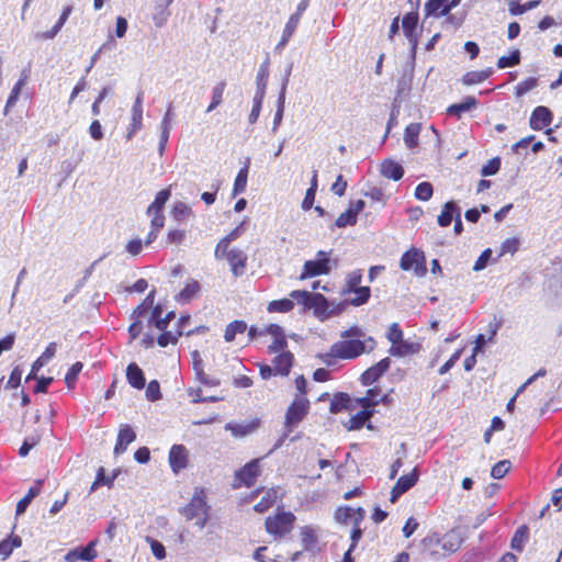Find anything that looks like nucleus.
<instances>
[{
	"instance_id": "423d86ee",
	"label": "nucleus",
	"mask_w": 562,
	"mask_h": 562,
	"mask_svg": "<svg viewBox=\"0 0 562 562\" xmlns=\"http://www.w3.org/2000/svg\"><path fill=\"white\" fill-rule=\"evenodd\" d=\"M330 259L327 257V252L319 250L315 260H307L304 263L303 272L300 276L301 280L327 274L330 271Z\"/></svg>"
},
{
	"instance_id": "cd10ccee",
	"label": "nucleus",
	"mask_w": 562,
	"mask_h": 562,
	"mask_svg": "<svg viewBox=\"0 0 562 562\" xmlns=\"http://www.w3.org/2000/svg\"><path fill=\"white\" fill-rule=\"evenodd\" d=\"M290 71H291V68H289V70H288L286 77L282 83L281 91H280V94L278 98L277 112H276L274 120H273L274 128H277L280 125L282 117H283L284 103H285V91H286V85H288V80H289L288 77L290 75Z\"/></svg>"
},
{
	"instance_id": "864d4df0",
	"label": "nucleus",
	"mask_w": 562,
	"mask_h": 562,
	"mask_svg": "<svg viewBox=\"0 0 562 562\" xmlns=\"http://www.w3.org/2000/svg\"><path fill=\"white\" fill-rule=\"evenodd\" d=\"M293 306H294V303L292 300L282 299V300L270 302L268 310L270 312L285 313V312L291 311L293 308Z\"/></svg>"
},
{
	"instance_id": "de8ad7c7",
	"label": "nucleus",
	"mask_w": 562,
	"mask_h": 562,
	"mask_svg": "<svg viewBox=\"0 0 562 562\" xmlns=\"http://www.w3.org/2000/svg\"><path fill=\"white\" fill-rule=\"evenodd\" d=\"M352 293H355L356 296L350 300V304L360 306L369 300L371 291L369 286H358Z\"/></svg>"
},
{
	"instance_id": "b1692460",
	"label": "nucleus",
	"mask_w": 562,
	"mask_h": 562,
	"mask_svg": "<svg viewBox=\"0 0 562 562\" xmlns=\"http://www.w3.org/2000/svg\"><path fill=\"white\" fill-rule=\"evenodd\" d=\"M380 172L387 179L398 181L404 175V169L398 162L392 159H385L381 164Z\"/></svg>"
},
{
	"instance_id": "2eb2a0df",
	"label": "nucleus",
	"mask_w": 562,
	"mask_h": 562,
	"mask_svg": "<svg viewBox=\"0 0 562 562\" xmlns=\"http://www.w3.org/2000/svg\"><path fill=\"white\" fill-rule=\"evenodd\" d=\"M390 366V358L380 360L376 364L370 367L361 374V383L366 386L371 385L389 370Z\"/></svg>"
},
{
	"instance_id": "aec40b11",
	"label": "nucleus",
	"mask_w": 562,
	"mask_h": 562,
	"mask_svg": "<svg viewBox=\"0 0 562 562\" xmlns=\"http://www.w3.org/2000/svg\"><path fill=\"white\" fill-rule=\"evenodd\" d=\"M136 439V434L130 425L121 426L117 435L114 454L119 456L126 451L127 446Z\"/></svg>"
},
{
	"instance_id": "dca6fc26",
	"label": "nucleus",
	"mask_w": 562,
	"mask_h": 562,
	"mask_svg": "<svg viewBox=\"0 0 562 562\" xmlns=\"http://www.w3.org/2000/svg\"><path fill=\"white\" fill-rule=\"evenodd\" d=\"M366 512L363 508L359 507L353 509L351 507H340L337 509L335 518L340 524H352L360 525L364 519Z\"/></svg>"
},
{
	"instance_id": "37998d69",
	"label": "nucleus",
	"mask_w": 562,
	"mask_h": 562,
	"mask_svg": "<svg viewBox=\"0 0 562 562\" xmlns=\"http://www.w3.org/2000/svg\"><path fill=\"white\" fill-rule=\"evenodd\" d=\"M520 63V50L515 49L510 53L509 56H502L497 60V67L499 69H505L508 67L517 66Z\"/></svg>"
},
{
	"instance_id": "1a4fd4ad",
	"label": "nucleus",
	"mask_w": 562,
	"mask_h": 562,
	"mask_svg": "<svg viewBox=\"0 0 562 562\" xmlns=\"http://www.w3.org/2000/svg\"><path fill=\"white\" fill-rule=\"evenodd\" d=\"M422 551L426 559L438 561L446 557L441 550V540L438 533H432L422 540Z\"/></svg>"
},
{
	"instance_id": "0eeeda50",
	"label": "nucleus",
	"mask_w": 562,
	"mask_h": 562,
	"mask_svg": "<svg viewBox=\"0 0 562 562\" xmlns=\"http://www.w3.org/2000/svg\"><path fill=\"white\" fill-rule=\"evenodd\" d=\"M217 260L226 259L231 266V270L235 277L243 276L246 267V254L243 249L237 247H227L225 252L220 257H215Z\"/></svg>"
},
{
	"instance_id": "4be33fe9",
	"label": "nucleus",
	"mask_w": 562,
	"mask_h": 562,
	"mask_svg": "<svg viewBox=\"0 0 562 562\" xmlns=\"http://www.w3.org/2000/svg\"><path fill=\"white\" fill-rule=\"evenodd\" d=\"M245 222H241L231 233L223 237L216 245L214 250V257H220L225 252V248L231 247V244L243 236L245 232Z\"/></svg>"
},
{
	"instance_id": "4468645a",
	"label": "nucleus",
	"mask_w": 562,
	"mask_h": 562,
	"mask_svg": "<svg viewBox=\"0 0 562 562\" xmlns=\"http://www.w3.org/2000/svg\"><path fill=\"white\" fill-rule=\"evenodd\" d=\"M188 450L183 445H173L169 451V464L177 474L188 465Z\"/></svg>"
},
{
	"instance_id": "f257e3e1",
	"label": "nucleus",
	"mask_w": 562,
	"mask_h": 562,
	"mask_svg": "<svg viewBox=\"0 0 562 562\" xmlns=\"http://www.w3.org/2000/svg\"><path fill=\"white\" fill-rule=\"evenodd\" d=\"M368 341L371 344L367 349L366 342L360 339H345L341 341L335 342L329 352L325 355H321L319 358L327 366L333 364L334 358L340 359H353L362 355L363 352H370L375 347V341L372 337L368 338Z\"/></svg>"
},
{
	"instance_id": "4d7b16f0",
	"label": "nucleus",
	"mask_w": 562,
	"mask_h": 562,
	"mask_svg": "<svg viewBox=\"0 0 562 562\" xmlns=\"http://www.w3.org/2000/svg\"><path fill=\"white\" fill-rule=\"evenodd\" d=\"M146 398L150 402H156L161 398L160 385L158 381L153 380L146 387Z\"/></svg>"
},
{
	"instance_id": "49530a36",
	"label": "nucleus",
	"mask_w": 562,
	"mask_h": 562,
	"mask_svg": "<svg viewBox=\"0 0 562 562\" xmlns=\"http://www.w3.org/2000/svg\"><path fill=\"white\" fill-rule=\"evenodd\" d=\"M23 89V82L16 81L13 86L10 95L7 100L5 106H4V114L7 115L9 111L16 104L19 97L21 94V91Z\"/></svg>"
},
{
	"instance_id": "09e8293b",
	"label": "nucleus",
	"mask_w": 562,
	"mask_h": 562,
	"mask_svg": "<svg viewBox=\"0 0 562 562\" xmlns=\"http://www.w3.org/2000/svg\"><path fill=\"white\" fill-rule=\"evenodd\" d=\"M539 2H540V0H531L524 4H519L517 2L512 1L509 3V12L512 15H519V14H522V13L536 8L539 4Z\"/></svg>"
},
{
	"instance_id": "79ce46f5",
	"label": "nucleus",
	"mask_w": 562,
	"mask_h": 562,
	"mask_svg": "<svg viewBox=\"0 0 562 562\" xmlns=\"http://www.w3.org/2000/svg\"><path fill=\"white\" fill-rule=\"evenodd\" d=\"M225 90V82H218L213 89H212V100L206 109V112L210 113L214 109H216L223 101V93Z\"/></svg>"
},
{
	"instance_id": "0e129e2a",
	"label": "nucleus",
	"mask_w": 562,
	"mask_h": 562,
	"mask_svg": "<svg viewBox=\"0 0 562 562\" xmlns=\"http://www.w3.org/2000/svg\"><path fill=\"white\" fill-rule=\"evenodd\" d=\"M268 76H269L268 65L263 64L260 66L258 74H257V87H258L257 93H260L261 91L265 92Z\"/></svg>"
},
{
	"instance_id": "7c9ffc66",
	"label": "nucleus",
	"mask_w": 562,
	"mask_h": 562,
	"mask_svg": "<svg viewBox=\"0 0 562 562\" xmlns=\"http://www.w3.org/2000/svg\"><path fill=\"white\" fill-rule=\"evenodd\" d=\"M528 538H529V528L526 525L520 526L516 530V532L512 539V542H510L512 549L519 551V552L522 551Z\"/></svg>"
},
{
	"instance_id": "c9c22d12",
	"label": "nucleus",
	"mask_w": 562,
	"mask_h": 562,
	"mask_svg": "<svg viewBox=\"0 0 562 562\" xmlns=\"http://www.w3.org/2000/svg\"><path fill=\"white\" fill-rule=\"evenodd\" d=\"M246 331V322L234 321L226 326L224 339L231 342L235 339L236 334H243Z\"/></svg>"
},
{
	"instance_id": "9d476101",
	"label": "nucleus",
	"mask_w": 562,
	"mask_h": 562,
	"mask_svg": "<svg viewBox=\"0 0 562 562\" xmlns=\"http://www.w3.org/2000/svg\"><path fill=\"white\" fill-rule=\"evenodd\" d=\"M98 540L90 541L86 547H77L70 551H68L65 555L66 562H78V561H93L97 557V547Z\"/></svg>"
},
{
	"instance_id": "6e6552de",
	"label": "nucleus",
	"mask_w": 562,
	"mask_h": 562,
	"mask_svg": "<svg viewBox=\"0 0 562 562\" xmlns=\"http://www.w3.org/2000/svg\"><path fill=\"white\" fill-rule=\"evenodd\" d=\"M307 411L308 401L305 398H296L290 405L285 415V426L289 428V431L305 417Z\"/></svg>"
},
{
	"instance_id": "a878e982",
	"label": "nucleus",
	"mask_w": 562,
	"mask_h": 562,
	"mask_svg": "<svg viewBox=\"0 0 562 562\" xmlns=\"http://www.w3.org/2000/svg\"><path fill=\"white\" fill-rule=\"evenodd\" d=\"M458 213H461V209L457 203L454 201L447 202L442 207L441 214L438 216V224L441 227L449 226Z\"/></svg>"
},
{
	"instance_id": "e433bc0d",
	"label": "nucleus",
	"mask_w": 562,
	"mask_h": 562,
	"mask_svg": "<svg viewBox=\"0 0 562 562\" xmlns=\"http://www.w3.org/2000/svg\"><path fill=\"white\" fill-rule=\"evenodd\" d=\"M200 290V284L196 281L188 283L176 296L179 303L189 302Z\"/></svg>"
},
{
	"instance_id": "393cba45",
	"label": "nucleus",
	"mask_w": 562,
	"mask_h": 562,
	"mask_svg": "<svg viewBox=\"0 0 562 562\" xmlns=\"http://www.w3.org/2000/svg\"><path fill=\"white\" fill-rule=\"evenodd\" d=\"M127 382L135 389L142 390L145 386V376L136 363H130L126 368Z\"/></svg>"
},
{
	"instance_id": "ddd939ff",
	"label": "nucleus",
	"mask_w": 562,
	"mask_h": 562,
	"mask_svg": "<svg viewBox=\"0 0 562 562\" xmlns=\"http://www.w3.org/2000/svg\"><path fill=\"white\" fill-rule=\"evenodd\" d=\"M418 481V471L414 469L409 474L402 475L391 491L392 503H395L401 495L411 490Z\"/></svg>"
},
{
	"instance_id": "20e7f679",
	"label": "nucleus",
	"mask_w": 562,
	"mask_h": 562,
	"mask_svg": "<svg viewBox=\"0 0 562 562\" xmlns=\"http://www.w3.org/2000/svg\"><path fill=\"white\" fill-rule=\"evenodd\" d=\"M294 521L295 516L292 513L283 512L274 517H268L266 519V529L269 533L283 537L292 530Z\"/></svg>"
},
{
	"instance_id": "4c0bfd02",
	"label": "nucleus",
	"mask_w": 562,
	"mask_h": 562,
	"mask_svg": "<svg viewBox=\"0 0 562 562\" xmlns=\"http://www.w3.org/2000/svg\"><path fill=\"white\" fill-rule=\"evenodd\" d=\"M155 301V290H151L145 300L134 310L132 318H140L149 308H153Z\"/></svg>"
},
{
	"instance_id": "774afa93",
	"label": "nucleus",
	"mask_w": 562,
	"mask_h": 562,
	"mask_svg": "<svg viewBox=\"0 0 562 562\" xmlns=\"http://www.w3.org/2000/svg\"><path fill=\"white\" fill-rule=\"evenodd\" d=\"M301 537H302V542L304 543L305 549L311 548L316 542L315 532L308 526H305L301 529Z\"/></svg>"
},
{
	"instance_id": "ea45409f",
	"label": "nucleus",
	"mask_w": 562,
	"mask_h": 562,
	"mask_svg": "<svg viewBox=\"0 0 562 562\" xmlns=\"http://www.w3.org/2000/svg\"><path fill=\"white\" fill-rule=\"evenodd\" d=\"M171 213L172 217L178 222L183 221L193 214L192 209L187 203L181 201H178L173 204Z\"/></svg>"
},
{
	"instance_id": "bb28decb",
	"label": "nucleus",
	"mask_w": 562,
	"mask_h": 562,
	"mask_svg": "<svg viewBox=\"0 0 562 562\" xmlns=\"http://www.w3.org/2000/svg\"><path fill=\"white\" fill-rule=\"evenodd\" d=\"M41 487L42 481H36L35 484L29 488L26 495L16 505V516L25 513L31 502L41 493Z\"/></svg>"
},
{
	"instance_id": "a18cd8bd",
	"label": "nucleus",
	"mask_w": 562,
	"mask_h": 562,
	"mask_svg": "<svg viewBox=\"0 0 562 562\" xmlns=\"http://www.w3.org/2000/svg\"><path fill=\"white\" fill-rule=\"evenodd\" d=\"M170 196H171L170 187L162 189L156 194L154 201L148 206H150L151 210L157 209V210H160L164 212L165 205H166L167 201L170 199Z\"/></svg>"
},
{
	"instance_id": "72a5a7b5",
	"label": "nucleus",
	"mask_w": 562,
	"mask_h": 562,
	"mask_svg": "<svg viewBox=\"0 0 562 562\" xmlns=\"http://www.w3.org/2000/svg\"><path fill=\"white\" fill-rule=\"evenodd\" d=\"M420 132V124L411 123L406 126L404 133V142L408 148H414L418 145V135Z\"/></svg>"
},
{
	"instance_id": "13d9d810",
	"label": "nucleus",
	"mask_w": 562,
	"mask_h": 562,
	"mask_svg": "<svg viewBox=\"0 0 562 562\" xmlns=\"http://www.w3.org/2000/svg\"><path fill=\"white\" fill-rule=\"evenodd\" d=\"M357 223V216L348 209L341 213L336 220L335 224L337 227H346L348 225H355Z\"/></svg>"
},
{
	"instance_id": "6e6d98bb",
	"label": "nucleus",
	"mask_w": 562,
	"mask_h": 562,
	"mask_svg": "<svg viewBox=\"0 0 562 562\" xmlns=\"http://www.w3.org/2000/svg\"><path fill=\"white\" fill-rule=\"evenodd\" d=\"M412 351V345L407 341H398L396 345H392L389 352L395 357H404Z\"/></svg>"
},
{
	"instance_id": "e2e57ef3",
	"label": "nucleus",
	"mask_w": 562,
	"mask_h": 562,
	"mask_svg": "<svg viewBox=\"0 0 562 562\" xmlns=\"http://www.w3.org/2000/svg\"><path fill=\"white\" fill-rule=\"evenodd\" d=\"M246 188V167H243L235 180L234 189H233V198L237 194L241 193Z\"/></svg>"
},
{
	"instance_id": "f3484780",
	"label": "nucleus",
	"mask_w": 562,
	"mask_h": 562,
	"mask_svg": "<svg viewBox=\"0 0 562 562\" xmlns=\"http://www.w3.org/2000/svg\"><path fill=\"white\" fill-rule=\"evenodd\" d=\"M552 121L551 111L543 105L537 106L529 119V125L535 131H540L543 127L548 126Z\"/></svg>"
},
{
	"instance_id": "2f4dec72",
	"label": "nucleus",
	"mask_w": 562,
	"mask_h": 562,
	"mask_svg": "<svg viewBox=\"0 0 562 562\" xmlns=\"http://www.w3.org/2000/svg\"><path fill=\"white\" fill-rule=\"evenodd\" d=\"M350 402H351V398L348 394L337 393L334 395V397L330 402L329 411L333 414H337L344 409H349Z\"/></svg>"
},
{
	"instance_id": "5701e85b",
	"label": "nucleus",
	"mask_w": 562,
	"mask_h": 562,
	"mask_svg": "<svg viewBox=\"0 0 562 562\" xmlns=\"http://www.w3.org/2000/svg\"><path fill=\"white\" fill-rule=\"evenodd\" d=\"M71 12H72V5H70V4L66 5L63 9V12H61L58 21L52 27V30L46 31V32H42V33H36L35 34V38H37V40H53L59 33L61 27L65 25V23L68 20V18H69Z\"/></svg>"
},
{
	"instance_id": "a211bd4d",
	"label": "nucleus",
	"mask_w": 562,
	"mask_h": 562,
	"mask_svg": "<svg viewBox=\"0 0 562 562\" xmlns=\"http://www.w3.org/2000/svg\"><path fill=\"white\" fill-rule=\"evenodd\" d=\"M272 360L273 369L276 374L288 375L294 362V356L292 352L283 349Z\"/></svg>"
},
{
	"instance_id": "412c9836",
	"label": "nucleus",
	"mask_w": 562,
	"mask_h": 562,
	"mask_svg": "<svg viewBox=\"0 0 562 562\" xmlns=\"http://www.w3.org/2000/svg\"><path fill=\"white\" fill-rule=\"evenodd\" d=\"M172 2L173 0H155L153 22L156 27H162L167 23L170 16L168 8Z\"/></svg>"
},
{
	"instance_id": "69168bd1",
	"label": "nucleus",
	"mask_w": 562,
	"mask_h": 562,
	"mask_svg": "<svg viewBox=\"0 0 562 562\" xmlns=\"http://www.w3.org/2000/svg\"><path fill=\"white\" fill-rule=\"evenodd\" d=\"M260 460L261 459H254L250 462H248V488L251 487L254 480L260 475Z\"/></svg>"
},
{
	"instance_id": "9b49d317",
	"label": "nucleus",
	"mask_w": 562,
	"mask_h": 562,
	"mask_svg": "<svg viewBox=\"0 0 562 562\" xmlns=\"http://www.w3.org/2000/svg\"><path fill=\"white\" fill-rule=\"evenodd\" d=\"M442 553L450 555L454 553L464 541V533L460 528H453L440 536Z\"/></svg>"
},
{
	"instance_id": "f704fd0d",
	"label": "nucleus",
	"mask_w": 562,
	"mask_h": 562,
	"mask_svg": "<svg viewBox=\"0 0 562 562\" xmlns=\"http://www.w3.org/2000/svg\"><path fill=\"white\" fill-rule=\"evenodd\" d=\"M22 546V539L19 536H13L8 539H4L0 542V555L3 559H7L15 548H20Z\"/></svg>"
},
{
	"instance_id": "58836bf2",
	"label": "nucleus",
	"mask_w": 562,
	"mask_h": 562,
	"mask_svg": "<svg viewBox=\"0 0 562 562\" xmlns=\"http://www.w3.org/2000/svg\"><path fill=\"white\" fill-rule=\"evenodd\" d=\"M379 395L380 390L369 389L366 393V396L358 398L357 401L363 407V409H372L379 403Z\"/></svg>"
},
{
	"instance_id": "8fccbe9b",
	"label": "nucleus",
	"mask_w": 562,
	"mask_h": 562,
	"mask_svg": "<svg viewBox=\"0 0 562 562\" xmlns=\"http://www.w3.org/2000/svg\"><path fill=\"white\" fill-rule=\"evenodd\" d=\"M83 366L81 362L74 363L65 375V382L69 389H72L77 382L78 375L81 372Z\"/></svg>"
},
{
	"instance_id": "c756f323",
	"label": "nucleus",
	"mask_w": 562,
	"mask_h": 562,
	"mask_svg": "<svg viewBox=\"0 0 562 562\" xmlns=\"http://www.w3.org/2000/svg\"><path fill=\"white\" fill-rule=\"evenodd\" d=\"M493 74V69L488 68L479 71H469L462 77V82L467 86L481 83L486 80Z\"/></svg>"
},
{
	"instance_id": "338daca9",
	"label": "nucleus",
	"mask_w": 562,
	"mask_h": 562,
	"mask_svg": "<svg viewBox=\"0 0 562 562\" xmlns=\"http://www.w3.org/2000/svg\"><path fill=\"white\" fill-rule=\"evenodd\" d=\"M447 1L448 0H428L425 5L427 14L440 16L439 12L446 5Z\"/></svg>"
},
{
	"instance_id": "052dcab7",
	"label": "nucleus",
	"mask_w": 562,
	"mask_h": 562,
	"mask_svg": "<svg viewBox=\"0 0 562 562\" xmlns=\"http://www.w3.org/2000/svg\"><path fill=\"white\" fill-rule=\"evenodd\" d=\"M501 168V159L498 157L492 158L488 160L486 165H484L481 169V175L483 177H488L497 173Z\"/></svg>"
},
{
	"instance_id": "a19ab883",
	"label": "nucleus",
	"mask_w": 562,
	"mask_h": 562,
	"mask_svg": "<svg viewBox=\"0 0 562 562\" xmlns=\"http://www.w3.org/2000/svg\"><path fill=\"white\" fill-rule=\"evenodd\" d=\"M300 19H301V15H299L295 12L290 16V19L283 30L282 40L280 42V45H285V43L289 41V38L293 35V33L300 22Z\"/></svg>"
},
{
	"instance_id": "5fc2aeb1",
	"label": "nucleus",
	"mask_w": 562,
	"mask_h": 562,
	"mask_svg": "<svg viewBox=\"0 0 562 562\" xmlns=\"http://www.w3.org/2000/svg\"><path fill=\"white\" fill-rule=\"evenodd\" d=\"M510 461L508 460H502V461H498L493 468H492V471H491V475L494 477V479H502L505 476V474L509 471L510 469Z\"/></svg>"
},
{
	"instance_id": "3c124183",
	"label": "nucleus",
	"mask_w": 562,
	"mask_h": 562,
	"mask_svg": "<svg viewBox=\"0 0 562 562\" xmlns=\"http://www.w3.org/2000/svg\"><path fill=\"white\" fill-rule=\"evenodd\" d=\"M162 331L164 333L157 338V342L160 347H167L169 344H176L178 338L183 334L181 329H178L176 333L166 330Z\"/></svg>"
},
{
	"instance_id": "603ef678",
	"label": "nucleus",
	"mask_w": 562,
	"mask_h": 562,
	"mask_svg": "<svg viewBox=\"0 0 562 562\" xmlns=\"http://www.w3.org/2000/svg\"><path fill=\"white\" fill-rule=\"evenodd\" d=\"M432 193V186L429 182H420L415 189V198L420 201H428Z\"/></svg>"
},
{
	"instance_id": "39448f33",
	"label": "nucleus",
	"mask_w": 562,
	"mask_h": 562,
	"mask_svg": "<svg viewBox=\"0 0 562 562\" xmlns=\"http://www.w3.org/2000/svg\"><path fill=\"white\" fill-rule=\"evenodd\" d=\"M400 267L404 271L414 269L416 277H424L427 272L424 252L416 248L407 250L401 257Z\"/></svg>"
},
{
	"instance_id": "c03bdc74",
	"label": "nucleus",
	"mask_w": 562,
	"mask_h": 562,
	"mask_svg": "<svg viewBox=\"0 0 562 562\" xmlns=\"http://www.w3.org/2000/svg\"><path fill=\"white\" fill-rule=\"evenodd\" d=\"M146 215L150 218V226H155V229H162L165 226V214L162 211L154 209L150 206L146 210Z\"/></svg>"
},
{
	"instance_id": "c85d7f7f",
	"label": "nucleus",
	"mask_w": 562,
	"mask_h": 562,
	"mask_svg": "<svg viewBox=\"0 0 562 562\" xmlns=\"http://www.w3.org/2000/svg\"><path fill=\"white\" fill-rule=\"evenodd\" d=\"M373 415V409H362L358 412L356 415L351 416L349 423L347 425L349 430H357L363 427V425L370 419Z\"/></svg>"
},
{
	"instance_id": "6ab92c4d",
	"label": "nucleus",
	"mask_w": 562,
	"mask_h": 562,
	"mask_svg": "<svg viewBox=\"0 0 562 562\" xmlns=\"http://www.w3.org/2000/svg\"><path fill=\"white\" fill-rule=\"evenodd\" d=\"M266 331L273 337V341L268 346L269 352L276 353L279 350L286 349L288 342L284 336L283 328L277 324H270Z\"/></svg>"
},
{
	"instance_id": "f03ea898",
	"label": "nucleus",
	"mask_w": 562,
	"mask_h": 562,
	"mask_svg": "<svg viewBox=\"0 0 562 562\" xmlns=\"http://www.w3.org/2000/svg\"><path fill=\"white\" fill-rule=\"evenodd\" d=\"M180 513L187 520H194L195 526L203 529L211 516L205 488L195 487L192 498L180 509Z\"/></svg>"
},
{
	"instance_id": "f8f14e48",
	"label": "nucleus",
	"mask_w": 562,
	"mask_h": 562,
	"mask_svg": "<svg viewBox=\"0 0 562 562\" xmlns=\"http://www.w3.org/2000/svg\"><path fill=\"white\" fill-rule=\"evenodd\" d=\"M259 494H262L261 499L254 505V509L257 513H265L267 512L277 501L278 498V491L274 488H268L262 491H255L248 494V503H252Z\"/></svg>"
},
{
	"instance_id": "7ed1b4c3",
	"label": "nucleus",
	"mask_w": 562,
	"mask_h": 562,
	"mask_svg": "<svg viewBox=\"0 0 562 562\" xmlns=\"http://www.w3.org/2000/svg\"><path fill=\"white\" fill-rule=\"evenodd\" d=\"M290 296L306 308H313L316 316L322 317L327 314L328 303L326 297L319 293L308 291H292Z\"/></svg>"
},
{
	"instance_id": "473e14b6",
	"label": "nucleus",
	"mask_w": 562,
	"mask_h": 562,
	"mask_svg": "<svg viewBox=\"0 0 562 562\" xmlns=\"http://www.w3.org/2000/svg\"><path fill=\"white\" fill-rule=\"evenodd\" d=\"M477 102L474 97H467L462 102L452 104L448 108V113L451 115H460L476 106Z\"/></svg>"
},
{
	"instance_id": "bf43d9fd",
	"label": "nucleus",
	"mask_w": 562,
	"mask_h": 562,
	"mask_svg": "<svg viewBox=\"0 0 562 562\" xmlns=\"http://www.w3.org/2000/svg\"><path fill=\"white\" fill-rule=\"evenodd\" d=\"M538 85V80L536 78H528L516 86V95L521 97L535 89Z\"/></svg>"
},
{
	"instance_id": "680f3d73",
	"label": "nucleus",
	"mask_w": 562,
	"mask_h": 562,
	"mask_svg": "<svg viewBox=\"0 0 562 562\" xmlns=\"http://www.w3.org/2000/svg\"><path fill=\"white\" fill-rule=\"evenodd\" d=\"M386 338L392 342V345H396L398 341L403 340V331L397 323L390 325Z\"/></svg>"
}]
</instances>
